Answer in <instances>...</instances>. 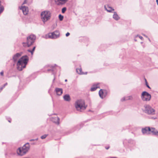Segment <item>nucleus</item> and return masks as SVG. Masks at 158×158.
<instances>
[{"instance_id":"obj_1","label":"nucleus","mask_w":158,"mask_h":158,"mask_svg":"<svg viewBox=\"0 0 158 158\" xmlns=\"http://www.w3.org/2000/svg\"><path fill=\"white\" fill-rule=\"evenodd\" d=\"M29 58L26 55L22 56L18 60L17 64V69L19 71H21L26 67Z\"/></svg>"},{"instance_id":"obj_2","label":"nucleus","mask_w":158,"mask_h":158,"mask_svg":"<svg viewBox=\"0 0 158 158\" xmlns=\"http://www.w3.org/2000/svg\"><path fill=\"white\" fill-rule=\"evenodd\" d=\"M75 106L77 110L81 111L82 110H85L86 106H85L84 101L82 100H79L76 101Z\"/></svg>"},{"instance_id":"obj_3","label":"nucleus","mask_w":158,"mask_h":158,"mask_svg":"<svg viewBox=\"0 0 158 158\" xmlns=\"http://www.w3.org/2000/svg\"><path fill=\"white\" fill-rule=\"evenodd\" d=\"M51 16V13L49 11H42L41 14V18L44 23L49 20Z\"/></svg>"},{"instance_id":"obj_4","label":"nucleus","mask_w":158,"mask_h":158,"mask_svg":"<svg viewBox=\"0 0 158 158\" xmlns=\"http://www.w3.org/2000/svg\"><path fill=\"white\" fill-rule=\"evenodd\" d=\"M36 39L35 36L34 35H31L27 37L26 44L28 47H29L35 42Z\"/></svg>"},{"instance_id":"obj_5","label":"nucleus","mask_w":158,"mask_h":158,"mask_svg":"<svg viewBox=\"0 0 158 158\" xmlns=\"http://www.w3.org/2000/svg\"><path fill=\"white\" fill-rule=\"evenodd\" d=\"M145 109L144 111L146 113L151 115H154L155 114V110L148 105L144 106Z\"/></svg>"},{"instance_id":"obj_6","label":"nucleus","mask_w":158,"mask_h":158,"mask_svg":"<svg viewBox=\"0 0 158 158\" xmlns=\"http://www.w3.org/2000/svg\"><path fill=\"white\" fill-rule=\"evenodd\" d=\"M60 35V33L58 31H56L52 33H49L45 36L46 39H56Z\"/></svg>"},{"instance_id":"obj_7","label":"nucleus","mask_w":158,"mask_h":158,"mask_svg":"<svg viewBox=\"0 0 158 158\" xmlns=\"http://www.w3.org/2000/svg\"><path fill=\"white\" fill-rule=\"evenodd\" d=\"M142 100L143 101H148L151 99V96L150 94L146 91H143L141 96Z\"/></svg>"},{"instance_id":"obj_8","label":"nucleus","mask_w":158,"mask_h":158,"mask_svg":"<svg viewBox=\"0 0 158 158\" xmlns=\"http://www.w3.org/2000/svg\"><path fill=\"white\" fill-rule=\"evenodd\" d=\"M55 4L57 6H62L68 2V0H54Z\"/></svg>"},{"instance_id":"obj_9","label":"nucleus","mask_w":158,"mask_h":158,"mask_svg":"<svg viewBox=\"0 0 158 158\" xmlns=\"http://www.w3.org/2000/svg\"><path fill=\"white\" fill-rule=\"evenodd\" d=\"M108 93L107 91L106 90L101 89L99 92V94L100 98H103L106 96Z\"/></svg>"},{"instance_id":"obj_10","label":"nucleus","mask_w":158,"mask_h":158,"mask_svg":"<svg viewBox=\"0 0 158 158\" xmlns=\"http://www.w3.org/2000/svg\"><path fill=\"white\" fill-rule=\"evenodd\" d=\"M21 148L23 150V154H26L30 149V145L29 143H26Z\"/></svg>"},{"instance_id":"obj_11","label":"nucleus","mask_w":158,"mask_h":158,"mask_svg":"<svg viewBox=\"0 0 158 158\" xmlns=\"http://www.w3.org/2000/svg\"><path fill=\"white\" fill-rule=\"evenodd\" d=\"M19 8L22 10L24 15H27L28 14V9L27 7L22 6L21 7H19Z\"/></svg>"},{"instance_id":"obj_12","label":"nucleus","mask_w":158,"mask_h":158,"mask_svg":"<svg viewBox=\"0 0 158 158\" xmlns=\"http://www.w3.org/2000/svg\"><path fill=\"white\" fill-rule=\"evenodd\" d=\"M55 91L57 95L60 96L63 93V89L61 88H56L55 89Z\"/></svg>"},{"instance_id":"obj_13","label":"nucleus","mask_w":158,"mask_h":158,"mask_svg":"<svg viewBox=\"0 0 158 158\" xmlns=\"http://www.w3.org/2000/svg\"><path fill=\"white\" fill-rule=\"evenodd\" d=\"M21 54L19 53H17L14 55L13 57V60L14 62L17 61L18 59L21 56Z\"/></svg>"},{"instance_id":"obj_14","label":"nucleus","mask_w":158,"mask_h":158,"mask_svg":"<svg viewBox=\"0 0 158 158\" xmlns=\"http://www.w3.org/2000/svg\"><path fill=\"white\" fill-rule=\"evenodd\" d=\"M150 131L151 128L149 127H146L142 129V132L143 134L147 133L148 131Z\"/></svg>"},{"instance_id":"obj_15","label":"nucleus","mask_w":158,"mask_h":158,"mask_svg":"<svg viewBox=\"0 0 158 158\" xmlns=\"http://www.w3.org/2000/svg\"><path fill=\"white\" fill-rule=\"evenodd\" d=\"M60 118L58 117L52 118V121L57 125H59L60 124Z\"/></svg>"},{"instance_id":"obj_16","label":"nucleus","mask_w":158,"mask_h":158,"mask_svg":"<svg viewBox=\"0 0 158 158\" xmlns=\"http://www.w3.org/2000/svg\"><path fill=\"white\" fill-rule=\"evenodd\" d=\"M105 9L107 11L109 12H112V11L114 10V9L112 7L109 6L108 5L106 7V6H104Z\"/></svg>"},{"instance_id":"obj_17","label":"nucleus","mask_w":158,"mask_h":158,"mask_svg":"<svg viewBox=\"0 0 158 158\" xmlns=\"http://www.w3.org/2000/svg\"><path fill=\"white\" fill-rule=\"evenodd\" d=\"M153 135L158 136V131L154 128H151L150 131Z\"/></svg>"},{"instance_id":"obj_18","label":"nucleus","mask_w":158,"mask_h":158,"mask_svg":"<svg viewBox=\"0 0 158 158\" xmlns=\"http://www.w3.org/2000/svg\"><path fill=\"white\" fill-rule=\"evenodd\" d=\"M99 88L100 87L99 85V84L97 83V84H94L93 85L92 88H91V91H94L95 90Z\"/></svg>"},{"instance_id":"obj_19","label":"nucleus","mask_w":158,"mask_h":158,"mask_svg":"<svg viewBox=\"0 0 158 158\" xmlns=\"http://www.w3.org/2000/svg\"><path fill=\"white\" fill-rule=\"evenodd\" d=\"M23 150L21 148H19L17 150V152L18 154L19 155L22 156L25 154H23Z\"/></svg>"},{"instance_id":"obj_20","label":"nucleus","mask_w":158,"mask_h":158,"mask_svg":"<svg viewBox=\"0 0 158 158\" xmlns=\"http://www.w3.org/2000/svg\"><path fill=\"white\" fill-rule=\"evenodd\" d=\"M113 18L116 20H118L120 19V17L117 14L116 12H114V15L113 16Z\"/></svg>"},{"instance_id":"obj_21","label":"nucleus","mask_w":158,"mask_h":158,"mask_svg":"<svg viewBox=\"0 0 158 158\" xmlns=\"http://www.w3.org/2000/svg\"><path fill=\"white\" fill-rule=\"evenodd\" d=\"M64 100L66 101H69L70 100V98L69 94H66L63 96Z\"/></svg>"},{"instance_id":"obj_22","label":"nucleus","mask_w":158,"mask_h":158,"mask_svg":"<svg viewBox=\"0 0 158 158\" xmlns=\"http://www.w3.org/2000/svg\"><path fill=\"white\" fill-rule=\"evenodd\" d=\"M76 72H77L80 74H87V72H85V73H84L82 72V69L81 68L79 69H76Z\"/></svg>"},{"instance_id":"obj_23","label":"nucleus","mask_w":158,"mask_h":158,"mask_svg":"<svg viewBox=\"0 0 158 158\" xmlns=\"http://www.w3.org/2000/svg\"><path fill=\"white\" fill-rule=\"evenodd\" d=\"M1 2L0 1V14L2 13L4 10V8L3 6L1 4Z\"/></svg>"},{"instance_id":"obj_24","label":"nucleus","mask_w":158,"mask_h":158,"mask_svg":"<svg viewBox=\"0 0 158 158\" xmlns=\"http://www.w3.org/2000/svg\"><path fill=\"white\" fill-rule=\"evenodd\" d=\"M57 65L55 64L54 66H51L50 67L51 68V69H49L48 70V71H55V68H54L55 66H56Z\"/></svg>"},{"instance_id":"obj_25","label":"nucleus","mask_w":158,"mask_h":158,"mask_svg":"<svg viewBox=\"0 0 158 158\" xmlns=\"http://www.w3.org/2000/svg\"><path fill=\"white\" fill-rule=\"evenodd\" d=\"M126 100H131L132 98V97L131 96H127L125 97Z\"/></svg>"},{"instance_id":"obj_26","label":"nucleus","mask_w":158,"mask_h":158,"mask_svg":"<svg viewBox=\"0 0 158 158\" xmlns=\"http://www.w3.org/2000/svg\"><path fill=\"white\" fill-rule=\"evenodd\" d=\"M59 18L60 21H62L63 19L64 16L61 15L60 14L59 15Z\"/></svg>"},{"instance_id":"obj_27","label":"nucleus","mask_w":158,"mask_h":158,"mask_svg":"<svg viewBox=\"0 0 158 158\" xmlns=\"http://www.w3.org/2000/svg\"><path fill=\"white\" fill-rule=\"evenodd\" d=\"M66 8L65 7H63L62 9V12L63 13H65V12L66 11Z\"/></svg>"},{"instance_id":"obj_28","label":"nucleus","mask_w":158,"mask_h":158,"mask_svg":"<svg viewBox=\"0 0 158 158\" xmlns=\"http://www.w3.org/2000/svg\"><path fill=\"white\" fill-rule=\"evenodd\" d=\"M47 136H48V135L45 134V135H44L42 136L41 137V138L42 139H44Z\"/></svg>"},{"instance_id":"obj_29","label":"nucleus","mask_w":158,"mask_h":158,"mask_svg":"<svg viewBox=\"0 0 158 158\" xmlns=\"http://www.w3.org/2000/svg\"><path fill=\"white\" fill-rule=\"evenodd\" d=\"M121 100L122 102H123V101H125V100H126L125 97H124L123 98L121 99Z\"/></svg>"},{"instance_id":"obj_30","label":"nucleus","mask_w":158,"mask_h":158,"mask_svg":"<svg viewBox=\"0 0 158 158\" xmlns=\"http://www.w3.org/2000/svg\"><path fill=\"white\" fill-rule=\"evenodd\" d=\"M137 36H138V37H139V38L140 39H141V40H143V37H142V36H141L139 35H136V37H137Z\"/></svg>"},{"instance_id":"obj_31","label":"nucleus","mask_w":158,"mask_h":158,"mask_svg":"<svg viewBox=\"0 0 158 158\" xmlns=\"http://www.w3.org/2000/svg\"><path fill=\"white\" fill-rule=\"evenodd\" d=\"M27 51L29 52H31V54L32 55L33 54V52H32V51H31V50L30 49H28L27 50Z\"/></svg>"},{"instance_id":"obj_32","label":"nucleus","mask_w":158,"mask_h":158,"mask_svg":"<svg viewBox=\"0 0 158 158\" xmlns=\"http://www.w3.org/2000/svg\"><path fill=\"white\" fill-rule=\"evenodd\" d=\"M146 85L147 86V87L149 89H151L150 87L149 86V85H148V83H147L146 84Z\"/></svg>"},{"instance_id":"obj_33","label":"nucleus","mask_w":158,"mask_h":158,"mask_svg":"<svg viewBox=\"0 0 158 158\" xmlns=\"http://www.w3.org/2000/svg\"><path fill=\"white\" fill-rule=\"evenodd\" d=\"M35 46H34L33 47V48L32 50H31V51H32V52H33V53L34 52V51L35 49Z\"/></svg>"},{"instance_id":"obj_34","label":"nucleus","mask_w":158,"mask_h":158,"mask_svg":"<svg viewBox=\"0 0 158 158\" xmlns=\"http://www.w3.org/2000/svg\"><path fill=\"white\" fill-rule=\"evenodd\" d=\"M70 35V33H69V32H67L66 34V36H69Z\"/></svg>"},{"instance_id":"obj_35","label":"nucleus","mask_w":158,"mask_h":158,"mask_svg":"<svg viewBox=\"0 0 158 158\" xmlns=\"http://www.w3.org/2000/svg\"><path fill=\"white\" fill-rule=\"evenodd\" d=\"M27 3L26 0H25L23 3V5L26 4Z\"/></svg>"},{"instance_id":"obj_36","label":"nucleus","mask_w":158,"mask_h":158,"mask_svg":"<svg viewBox=\"0 0 158 158\" xmlns=\"http://www.w3.org/2000/svg\"><path fill=\"white\" fill-rule=\"evenodd\" d=\"M0 74L1 76H3V71H2L0 73Z\"/></svg>"},{"instance_id":"obj_37","label":"nucleus","mask_w":158,"mask_h":158,"mask_svg":"<svg viewBox=\"0 0 158 158\" xmlns=\"http://www.w3.org/2000/svg\"><path fill=\"white\" fill-rule=\"evenodd\" d=\"M7 83H6L5 84L3 85V87L4 88V87H5L6 85H7Z\"/></svg>"},{"instance_id":"obj_38","label":"nucleus","mask_w":158,"mask_h":158,"mask_svg":"<svg viewBox=\"0 0 158 158\" xmlns=\"http://www.w3.org/2000/svg\"><path fill=\"white\" fill-rule=\"evenodd\" d=\"M29 141H34L35 140H34V139H30Z\"/></svg>"},{"instance_id":"obj_39","label":"nucleus","mask_w":158,"mask_h":158,"mask_svg":"<svg viewBox=\"0 0 158 158\" xmlns=\"http://www.w3.org/2000/svg\"><path fill=\"white\" fill-rule=\"evenodd\" d=\"M4 88L3 86H2V87H1L0 88V90H2Z\"/></svg>"},{"instance_id":"obj_40","label":"nucleus","mask_w":158,"mask_h":158,"mask_svg":"<svg viewBox=\"0 0 158 158\" xmlns=\"http://www.w3.org/2000/svg\"><path fill=\"white\" fill-rule=\"evenodd\" d=\"M145 83H146V84L147 83H148V82H147V80H146V79L145 78Z\"/></svg>"},{"instance_id":"obj_41","label":"nucleus","mask_w":158,"mask_h":158,"mask_svg":"<svg viewBox=\"0 0 158 158\" xmlns=\"http://www.w3.org/2000/svg\"><path fill=\"white\" fill-rule=\"evenodd\" d=\"M156 2L157 3V5H158V0H156Z\"/></svg>"},{"instance_id":"obj_42","label":"nucleus","mask_w":158,"mask_h":158,"mask_svg":"<svg viewBox=\"0 0 158 158\" xmlns=\"http://www.w3.org/2000/svg\"><path fill=\"white\" fill-rule=\"evenodd\" d=\"M38 138H36V139H34V140H35H35H36L37 141V140H38Z\"/></svg>"},{"instance_id":"obj_43","label":"nucleus","mask_w":158,"mask_h":158,"mask_svg":"<svg viewBox=\"0 0 158 158\" xmlns=\"http://www.w3.org/2000/svg\"><path fill=\"white\" fill-rule=\"evenodd\" d=\"M8 121L9 122H10V119H9L8 120Z\"/></svg>"},{"instance_id":"obj_44","label":"nucleus","mask_w":158,"mask_h":158,"mask_svg":"<svg viewBox=\"0 0 158 158\" xmlns=\"http://www.w3.org/2000/svg\"><path fill=\"white\" fill-rule=\"evenodd\" d=\"M143 35L144 36H145V37H147H147H147V36H146L145 35Z\"/></svg>"},{"instance_id":"obj_45","label":"nucleus","mask_w":158,"mask_h":158,"mask_svg":"<svg viewBox=\"0 0 158 158\" xmlns=\"http://www.w3.org/2000/svg\"><path fill=\"white\" fill-rule=\"evenodd\" d=\"M65 82L67 81V79H65Z\"/></svg>"},{"instance_id":"obj_46","label":"nucleus","mask_w":158,"mask_h":158,"mask_svg":"<svg viewBox=\"0 0 158 158\" xmlns=\"http://www.w3.org/2000/svg\"><path fill=\"white\" fill-rule=\"evenodd\" d=\"M109 147H108V148H106V149H109Z\"/></svg>"},{"instance_id":"obj_47","label":"nucleus","mask_w":158,"mask_h":158,"mask_svg":"<svg viewBox=\"0 0 158 158\" xmlns=\"http://www.w3.org/2000/svg\"><path fill=\"white\" fill-rule=\"evenodd\" d=\"M110 158H116L115 157H111Z\"/></svg>"},{"instance_id":"obj_48","label":"nucleus","mask_w":158,"mask_h":158,"mask_svg":"<svg viewBox=\"0 0 158 158\" xmlns=\"http://www.w3.org/2000/svg\"><path fill=\"white\" fill-rule=\"evenodd\" d=\"M148 40H149V41H150V39L149 38H148Z\"/></svg>"},{"instance_id":"obj_49","label":"nucleus","mask_w":158,"mask_h":158,"mask_svg":"<svg viewBox=\"0 0 158 158\" xmlns=\"http://www.w3.org/2000/svg\"><path fill=\"white\" fill-rule=\"evenodd\" d=\"M32 144H35V143H33Z\"/></svg>"},{"instance_id":"obj_50","label":"nucleus","mask_w":158,"mask_h":158,"mask_svg":"<svg viewBox=\"0 0 158 158\" xmlns=\"http://www.w3.org/2000/svg\"><path fill=\"white\" fill-rule=\"evenodd\" d=\"M135 41H136V40L135 39Z\"/></svg>"},{"instance_id":"obj_51","label":"nucleus","mask_w":158,"mask_h":158,"mask_svg":"<svg viewBox=\"0 0 158 158\" xmlns=\"http://www.w3.org/2000/svg\"><path fill=\"white\" fill-rule=\"evenodd\" d=\"M55 78H54V80H53V81H54L55 80Z\"/></svg>"}]
</instances>
